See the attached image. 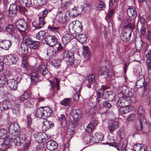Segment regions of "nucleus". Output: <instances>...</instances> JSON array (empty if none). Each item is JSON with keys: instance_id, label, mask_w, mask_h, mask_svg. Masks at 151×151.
I'll use <instances>...</instances> for the list:
<instances>
[{"instance_id": "f257e3e1", "label": "nucleus", "mask_w": 151, "mask_h": 151, "mask_svg": "<svg viewBox=\"0 0 151 151\" xmlns=\"http://www.w3.org/2000/svg\"><path fill=\"white\" fill-rule=\"evenodd\" d=\"M45 42L46 44L51 47L54 46L57 49L58 52H62L63 53V59L67 62V64L73 67H75L77 65L74 60V53L68 50H63L61 45L54 35H49L45 38Z\"/></svg>"}, {"instance_id": "f03ea898", "label": "nucleus", "mask_w": 151, "mask_h": 151, "mask_svg": "<svg viewBox=\"0 0 151 151\" xmlns=\"http://www.w3.org/2000/svg\"><path fill=\"white\" fill-rule=\"evenodd\" d=\"M120 93L118 94L119 98L116 106H129L131 103H134L136 101L135 98L133 96L134 91L132 89H129L126 86H119Z\"/></svg>"}, {"instance_id": "7ed1b4c3", "label": "nucleus", "mask_w": 151, "mask_h": 151, "mask_svg": "<svg viewBox=\"0 0 151 151\" xmlns=\"http://www.w3.org/2000/svg\"><path fill=\"white\" fill-rule=\"evenodd\" d=\"M127 12L129 19H124L122 22V24H125L124 26L126 27H129L132 29H134L135 25L134 20V19L137 16V12L136 8L133 6L131 7L128 9Z\"/></svg>"}, {"instance_id": "20e7f679", "label": "nucleus", "mask_w": 151, "mask_h": 151, "mask_svg": "<svg viewBox=\"0 0 151 151\" xmlns=\"http://www.w3.org/2000/svg\"><path fill=\"white\" fill-rule=\"evenodd\" d=\"M108 87L106 86L102 85L100 89L97 91V98L101 99L102 98L105 99L109 101H111L114 99L115 94L111 91H105Z\"/></svg>"}, {"instance_id": "39448f33", "label": "nucleus", "mask_w": 151, "mask_h": 151, "mask_svg": "<svg viewBox=\"0 0 151 151\" xmlns=\"http://www.w3.org/2000/svg\"><path fill=\"white\" fill-rule=\"evenodd\" d=\"M52 111L51 108L41 107L36 111L35 113L37 117L45 119L51 116Z\"/></svg>"}, {"instance_id": "423d86ee", "label": "nucleus", "mask_w": 151, "mask_h": 151, "mask_svg": "<svg viewBox=\"0 0 151 151\" xmlns=\"http://www.w3.org/2000/svg\"><path fill=\"white\" fill-rule=\"evenodd\" d=\"M20 50L21 51L22 53L24 55L22 56V62L21 66L23 68L24 70H26L28 72V70H29L30 68V66L28 62V57L26 55L28 52V48L26 46L21 45Z\"/></svg>"}, {"instance_id": "0eeeda50", "label": "nucleus", "mask_w": 151, "mask_h": 151, "mask_svg": "<svg viewBox=\"0 0 151 151\" xmlns=\"http://www.w3.org/2000/svg\"><path fill=\"white\" fill-rule=\"evenodd\" d=\"M17 58L13 55H9L4 57L3 60H0V72L4 69V63L7 65H11L15 64L17 60Z\"/></svg>"}, {"instance_id": "6e6552de", "label": "nucleus", "mask_w": 151, "mask_h": 151, "mask_svg": "<svg viewBox=\"0 0 151 151\" xmlns=\"http://www.w3.org/2000/svg\"><path fill=\"white\" fill-rule=\"evenodd\" d=\"M37 60L40 61L41 64L37 67L36 68L37 71L40 73L42 75L45 76V77L48 80V78L51 77V76L50 73H48V70L46 68V63H45V61H46L45 60L39 58L37 59Z\"/></svg>"}, {"instance_id": "1a4fd4ad", "label": "nucleus", "mask_w": 151, "mask_h": 151, "mask_svg": "<svg viewBox=\"0 0 151 151\" xmlns=\"http://www.w3.org/2000/svg\"><path fill=\"white\" fill-rule=\"evenodd\" d=\"M138 118L140 123V127L138 129L139 130H141L143 128V124L144 123H147L150 124L151 123V116H150V119L147 121L144 115V111L142 106H140L138 109Z\"/></svg>"}, {"instance_id": "9d476101", "label": "nucleus", "mask_w": 151, "mask_h": 151, "mask_svg": "<svg viewBox=\"0 0 151 151\" xmlns=\"http://www.w3.org/2000/svg\"><path fill=\"white\" fill-rule=\"evenodd\" d=\"M83 27L81 23L78 21H75L70 23L69 25V31H73L75 34H78L83 30Z\"/></svg>"}, {"instance_id": "9b49d317", "label": "nucleus", "mask_w": 151, "mask_h": 151, "mask_svg": "<svg viewBox=\"0 0 151 151\" xmlns=\"http://www.w3.org/2000/svg\"><path fill=\"white\" fill-rule=\"evenodd\" d=\"M122 26L124 28L125 30L123 31L121 34V37L122 41L124 42L128 41L130 40L132 35V30L130 27H125V24H122Z\"/></svg>"}, {"instance_id": "f8f14e48", "label": "nucleus", "mask_w": 151, "mask_h": 151, "mask_svg": "<svg viewBox=\"0 0 151 151\" xmlns=\"http://www.w3.org/2000/svg\"><path fill=\"white\" fill-rule=\"evenodd\" d=\"M24 43L29 46L31 49L35 50L38 49L40 45L39 42L32 40L29 36H25L23 38Z\"/></svg>"}, {"instance_id": "ddd939ff", "label": "nucleus", "mask_w": 151, "mask_h": 151, "mask_svg": "<svg viewBox=\"0 0 151 151\" xmlns=\"http://www.w3.org/2000/svg\"><path fill=\"white\" fill-rule=\"evenodd\" d=\"M16 28L22 34L29 28V26L27 22L22 19H19L15 22Z\"/></svg>"}, {"instance_id": "4468645a", "label": "nucleus", "mask_w": 151, "mask_h": 151, "mask_svg": "<svg viewBox=\"0 0 151 151\" xmlns=\"http://www.w3.org/2000/svg\"><path fill=\"white\" fill-rule=\"evenodd\" d=\"M20 9V7L16 4H12L10 5L8 10L7 17L9 19L14 18L16 15L18 10Z\"/></svg>"}, {"instance_id": "2eb2a0df", "label": "nucleus", "mask_w": 151, "mask_h": 151, "mask_svg": "<svg viewBox=\"0 0 151 151\" xmlns=\"http://www.w3.org/2000/svg\"><path fill=\"white\" fill-rule=\"evenodd\" d=\"M19 137L21 141L24 143L23 145L24 150L25 151L27 150L31 144L30 137L24 133L21 134Z\"/></svg>"}, {"instance_id": "dca6fc26", "label": "nucleus", "mask_w": 151, "mask_h": 151, "mask_svg": "<svg viewBox=\"0 0 151 151\" xmlns=\"http://www.w3.org/2000/svg\"><path fill=\"white\" fill-rule=\"evenodd\" d=\"M9 130V133L12 135H17L20 132V128L18 124L16 123H12L10 125Z\"/></svg>"}, {"instance_id": "f3484780", "label": "nucleus", "mask_w": 151, "mask_h": 151, "mask_svg": "<svg viewBox=\"0 0 151 151\" xmlns=\"http://www.w3.org/2000/svg\"><path fill=\"white\" fill-rule=\"evenodd\" d=\"M87 77L88 83L86 85V86L88 88H90L92 87L96 89L98 87V85L95 80V75L94 74L89 75Z\"/></svg>"}, {"instance_id": "a211bd4d", "label": "nucleus", "mask_w": 151, "mask_h": 151, "mask_svg": "<svg viewBox=\"0 0 151 151\" xmlns=\"http://www.w3.org/2000/svg\"><path fill=\"white\" fill-rule=\"evenodd\" d=\"M45 22L43 18H39V20L37 21H35L32 23V27L34 30L40 29L44 26Z\"/></svg>"}, {"instance_id": "6ab92c4d", "label": "nucleus", "mask_w": 151, "mask_h": 151, "mask_svg": "<svg viewBox=\"0 0 151 151\" xmlns=\"http://www.w3.org/2000/svg\"><path fill=\"white\" fill-rule=\"evenodd\" d=\"M12 107V104L9 100H5L0 103V110L2 111L8 110Z\"/></svg>"}, {"instance_id": "aec40b11", "label": "nucleus", "mask_w": 151, "mask_h": 151, "mask_svg": "<svg viewBox=\"0 0 151 151\" xmlns=\"http://www.w3.org/2000/svg\"><path fill=\"white\" fill-rule=\"evenodd\" d=\"M58 121L61 127H64L67 126L65 116L63 114L58 113L57 114Z\"/></svg>"}, {"instance_id": "412c9836", "label": "nucleus", "mask_w": 151, "mask_h": 151, "mask_svg": "<svg viewBox=\"0 0 151 151\" xmlns=\"http://www.w3.org/2000/svg\"><path fill=\"white\" fill-rule=\"evenodd\" d=\"M12 45V42L9 40L4 39L0 42V48L8 50Z\"/></svg>"}, {"instance_id": "4be33fe9", "label": "nucleus", "mask_w": 151, "mask_h": 151, "mask_svg": "<svg viewBox=\"0 0 151 151\" xmlns=\"http://www.w3.org/2000/svg\"><path fill=\"white\" fill-rule=\"evenodd\" d=\"M46 143L47 149L50 151L54 150L58 147V144L54 140H50L47 141Z\"/></svg>"}, {"instance_id": "5701e85b", "label": "nucleus", "mask_w": 151, "mask_h": 151, "mask_svg": "<svg viewBox=\"0 0 151 151\" xmlns=\"http://www.w3.org/2000/svg\"><path fill=\"white\" fill-rule=\"evenodd\" d=\"M68 18L65 14L60 12H58L56 16V19L58 21L62 23L65 22Z\"/></svg>"}, {"instance_id": "b1692460", "label": "nucleus", "mask_w": 151, "mask_h": 151, "mask_svg": "<svg viewBox=\"0 0 151 151\" xmlns=\"http://www.w3.org/2000/svg\"><path fill=\"white\" fill-rule=\"evenodd\" d=\"M118 127V122L114 121H112L109 123L107 128L109 132L111 133L115 131Z\"/></svg>"}, {"instance_id": "393cba45", "label": "nucleus", "mask_w": 151, "mask_h": 151, "mask_svg": "<svg viewBox=\"0 0 151 151\" xmlns=\"http://www.w3.org/2000/svg\"><path fill=\"white\" fill-rule=\"evenodd\" d=\"M74 38V36L70 34H66L62 38V43L64 46Z\"/></svg>"}, {"instance_id": "a878e982", "label": "nucleus", "mask_w": 151, "mask_h": 151, "mask_svg": "<svg viewBox=\"0 0 151 151\" xmlns=\"http://www.w3.org/2000/svg\"><path fill=\"white\" fill-rule=\"evenodd\" d=\"M2 139L3 140V143L1 144V146H2V147H4V149L7 150L8 147L11 145L10 141L12 139L10 138V137L8 136L4 139Z\"/></svg>"}, {"instance_id": "bb28decb", "label": "nucleus", "mask_w": 151, "mask_h": 151, "mask_svg": "<svg viewBox=\"0 0 151 151\" xmlns=\"http://www.w3.org/2000/svg\"><path fill=\"white\" fill-rule=\"evenodd\" d=\"M73 119L75 121L79 120L82 116L81 112L80 109L73 110L72 114Z\"/></svg>"}, {"instance_id": "cd10ccee", "label": "nucleus", "mask_w": 151, "mask_h": 151, "mask_svg": "<svg viewBox=\"0 0 151 151\" xmlns=\"http://www.w3.org/2000/svg\"><path fill=\"white\" fill-rule=\"evenodd\" d=\"M6 84L11 90H15L17 88V84L15 81V80L14 79L7 80Z\"/></svg>"}, {"instance_id": "c85d7f7f", "label": "nucleus", "mask_w": 151, "mask_h": 151, "mask_svg": "<svg viewBox=\"0 0 151 151\" xmlns=\"http://www.w3.org/2000/svg\"><path fill=\"white\" fill-rule=\"evenodd\" d=\"M114 13L115 12L114 9H110L109 10L108 13L105 18V19L107 21L109 25L110 24V23L112 25V17L114 15Z\"/></svg>"}, {"instance_id": "c756f323", "label": "nucleus", "mask_w": 151, "mask_h": 151, "mask_svg": "<svg viewBox=\"0 0 151 151\" xmlns=\"http://www.w3.org/2000/svg\"><path fill=\"white\" fill-rule=\"evenodd\" d=\"M119 107H120L119 111L122 114L127 113L134 109L133 107L132 106H122Z\"/></svg>"}, {"instance_id": "7c9ffc66", "label": "nucleus", "mask_w": 151, "mask_h": 151, "mask_svg": "<svg viewBox=\"0 0 151 151\" xmlns=\"http://www.w3.org/2000/svg\"><path fill=\"white\" fill-rule=\"evenodd\" d=\"M29 75L31 80V82L33 84H34L39 81V76L35 72L29 73Z\"/></svg>"}, {"instance_id": "2f4dec72", "label": "nucleus", "mask_w": 151, "mask_h": 151, "mask_svg": "<svg viewBox=\"0 0 151 151\" xmlns=\"http://www.w3.org/2000/svg\"><path fill=\"white\" fill-rule=\"evenodd\" d=\"M76 34L75 36V38L78 41L82 43L86 42L87 38V37L86 34Z\"/></svg>"}, {"instance_id": "473e14b6", "label": "nucleus", "mask_w": 151, "mask_h": 151, "mask_svg": "<svg viewBox=\"0 0 151 151\" xmlns=\"http://www.w3.org/2000/svg\"><path fill=\"white\" fill-rule=\"evenodd\" d=\"M54 126V124L52 121H46L43 122L42 128L43 130L46 131Z\"/></svg>"}, {"instance_id": "72a5a7b5", "label": "nucleus", "mask_w": 151, "mask_h": 151, "mask_svg": "<svg viewBox=\"0 0 151 151\" xmlns=\"http://www.w3.org/2000/svg\"><path fill=\"white\" fill-rule=\"evenodd\" d=\"M93 142L97 143L102 141L104 139V137L101 133H96L93 137Z\"/></svg>"}, {"instance_id": "f704fd0d", "label": "nucleus", "mask_w": 151, "mask_h": 151, "mask_svg": "<svg viewBox=\"0 0 151 151\" xmlns=\"http://www.w3.org/2000/svg\"><path fill=\"white\" fill-rule=\"evenodd\" d=\"M83 51L82 54L86 59H88L91 57L90 53L88 47L86 46H83Z\"/></svg>"}, {"instance_id": "c9c22d12", "label": "nucleus", "mask_w": 151, "mask_h": 151, "mask_svg": "<svg viewBox=\"0 0 151 151\" xmlns=\"http://www.w3.org/2000/svg\"><path fill=\"white\" fill-rule=\"evenodd\" d=\"M109 72V70L107 67H103L99 71V75H103L105 78H106L108 76Z\"/></svg>"}, {"instance_id": "e433bc0d", "label": "nucleus", "mask_w": 151, "mask_h": 151, "mask_svg": "<svg viewBox=\"0 0 151 151\" xmlns=\"http://www.w3.org/2000/svg\"><path fill=\"white\" fill-rule=\"evenodd\" d=\"M56 51L54 48H48L47 50L46 55L47 58L50 59L54 57L55 55Z\"/></svg>"}, {"instance_id": "4c0bfd02", "label": "nucleus", "mask_w": 151, "mask_h": 151, "mask_svg": "<svg viewBox=\"0 0 151 151\" xmlns=\"http://www.w3.org/2000/svg\"><path fill=\"white\" fill-rule=\"evenodd\" d=\"M35 99L34 98L26 100L24 104V106L26 108H31L34 105Z\"/></svg>"}, {"instance_id": "58836bf2", "label": "nucleus", "mask_w": 151, "mask_h": 151, "mask_svg": "<svg viewBox=\"0 0 151 151\" xmlns=\"http://www.w3.org/2000/svg\"><path fill=\"white\" fill-rule=\"evenodd\" d=\"M12 111L14 114L19 115L20 113V105L18 104H14L12 106Z\"/></svg>"}, {"instance_id": "ea45409f", "label": "nucleus", "mask_w": 151, "mask_h": 151, "mask_svg": "<svg viewBox=\"0 0 151 151\" xmlns=\"http://www.w3.org/2000/svg\"><path fill=\"white\" fill-rule=\"evenodd\" d=\"M77 87H78L79 89L78 91L73 95V100L76 101H78L79 100V97L80 95V92L81 89V86H77V87L76 88L74 89L75 91H76L77 90Z\"/></svg>"}, {"instance_id": "a19ab883", "label": "nucleus", "mask_w": 151, "mask_h": 151, "mask_svg": "<svg viewBox=\"0 0 151 151\" xmlns=\"http://www.w3.org/2000/svg\"><path fill=\"white\" fill-rule=\"evenodd\" d=\"M19 3L23 7H31L32 6L31 0H19Z\"/></svg>"}, {"instance_id": "79ce46f5", "label": "nucleus", "mask_w": 151, "mask_h": 151, "mask_svg": "<svg viewBox=\"0 0 151 151\" xmlns=\"http://www.w3.org/2000/svg\"><path fill=\"white\" fill-rule=\"evenodd\" d=\"M45 32L42 30L40 31L36 34V37L37 39L42 41L46 38Z\"/></svg>"}, {"instance_id": "37998d69", "label": "nucleus", "mask_w": 151, "mask_h": 151, "mask_svg": "<svg viewBox=\"0 0 151 151\" xmlns=\"http://www.w3.org/2000/svg\"><path fill=\"white\" fill-rule=\"evenodd\" d=\"M84 144H87L88 143H90L91 140L93 142V137L92 136L89 135H86L82 139Z\"/></svg>"}, {"instance_id": "c03bdc74", "label": "nucleus", "mask_w": 151, "mask_h": 151, "mask_svg": "<svg viewBox=\"0 0 151 151\" xmlns=\"http://www.w3.org/2000/svg\"><path fill=\"white\" fill-rule=\"evenodd\" d=\"M61 63V60L60 58H58L52 61V64L55 68H58L60 67Z\"/></svg>"}, {"instance_id": "a18cd8bd", "label": "nucleus", "mask_w": 151, "mask_h": 151, "mask_svg": "<svg viewBox=\"0 0 151 151\" xmlns=\"http://www.w3.org/2000/svg\"><path fill=\"white\" fill-rule=\"evenodd\" d=\"M95 6L96 8L97 9L102 10H104L106 8V4L104 2L100 1L99 3L95 4Z\"/></svg>"}, {"instance_id": "49530a36", "label": "nucleus", "mask_w": 151, "mask_h": 151, "mask_svg": "<svg viewBox=\"0 0 151 151\" xmlns=\"http://www.w3.org/2000/svg\"><path fill=\"white\" fill-rule=\"evenodd\" d=\"M47 0H33V4L37 6H41L45 4Z\"/></svg>"}, {"instance_id": "de8ad7c7", "label": "nucleus", "mask_w": 151, "mask_h": 151, "mask_svg": "<svg viewBox=\"0 0 151 151\" xmlns=\"http://www.w3.org/2000/svg\"><path fill=\"white\" fill-rule=\"evenodd\" d=\"M7 79L4 76H0V88H3L6 86Z\"/></svg>"}, {"instance_id": "09e8293b", "label": "nucleus", "mask_w": 151, "mask_h": 151, "mask_svg": "<svg viewBox=\"0 0 151 151\" xmlns=\"http://www.w3.org/2000/svg\"><path fill=\"white\" fill-rule=\"evenodd\" d=\"M8 136L7 135V131L6 129L3 128L0 129V139H4Z\"/></svg>"}, {"instance_id": "8fccbe9b", "label": "nucleus", "mask_w": 151, "mask_h": 151, "mask_svg": "<svg viewBox=\"0 0 151 151\" xmlns=\"http://www.w3.org/2000/svg\"><path fill=\"white\" fill-rule=\"evenodd\" d=\"M71 99L70 98H66L60 102V104L65 106H69L71 104Z\"/></svg>"}, {"instance_id": "3c124183", "label": "nucleus", "mask_w": 151, "mask_h": 151, "mask_svg": "<svg viewBox=\"0 0 151 151\" xmlns=\"http://www.w3.org/2000/svg\"><path fill=\"white\" fill-rule=\"evenodd\" d=\"M48 29L50 31H52L55 33H59V27H55L54 26L49 25L48 27Z\"/></svg>"}, {"instance_id": "603ef678", "label": "nucleus", "mask_w": 151, "mask_h": 151, "mask_svg": "<svg viewBox=\"0 0 151 151\" xmlns=\"http://www.w3.org/2000/svg\"><path fill=\"white\" fill-rule=\"evenodd\" d=\"M68 133L70 135H73L74 134L75 131V126L72 124H69L68 128Z\"/></svg>"}, {"instance_id": "864d4df0", "label": "nucleus", "mask_w": 151, "mask_h": 151, "mask_svg": "<svg viewBox=\"0 0 151 151\" xmlns=\"http://www.w3.org/2000/svg\"><path fill=\"white\" fill-rule=\"evenodd\" d=\"M127 141L126 139L124 140L122 142V146L121 150H120L119 147L116 148V149L119 151H127L126 148L127 144Z\"/></svg>"}, {"instance_id": "5fc2aeb1", "label": "nucleus", "mask_w": 151, "mask_h": 151, "mask_svg": "<svg viewBox=\"0 0 151 151\" xmlns=\"http://www.w3.org/2000/svg\"><path fill=\"white\" fill-rule=\"evenodd\" d=\"M6 30L9 32L11 33L14 32V30L15 29L14 26L12 24H9L8 26L5 28Z\"/></svg>"}, {"instance_id": "6e6d98bb", "label": "nucleus", "mask_w": 151, "mask_h": 151, "mask_svg": "<svg viewBox=\"0 0 151 151\" xmlns=\"http://www.w3.org/2000/svg\"><path fill=\"white\" fill-rule=\"evenodd\" d=\"M13 142L14 145L17 146L21 145L22 142L20 139L19 136H17L14 138H12Z\"/></svg>"}, {"instance_id": "4d7b16f0", "label": "nucleus", "mask_w": 151, "mask_h": 151, "mask_svg": "<svg viewBox=\"0 0 151 151\" xmlns=\"http://www.w3.org/2000/svg\"><path fill=\"white\" fill-rule=\"evenodd\" d=\"M51 9L49 6L45 8L44 10L42 11V16L40 17L39 18H43L44 20H45V18L47 16V14L50 12Z\"/></svg>"}, {"instance_id": "13d9d810", "label": "nucleus", "mask_w": 151, "mask_h": 151, "mask_svg": "<svg viewBox=\"0 0 151 151\" xmlns=\"http://www.w3.org/2000/svg\"><path fill=\"white\" fill-rule=\"evenodd\" d=\"M94 127L92 123H90L87 126L86 130L88 132H92L94 130Z\"/></svg>"}, {"instance_id": "bf43d9fd", "label": "nucleus", "mask_w": 151, "mask_h": 151, "mask_svg": "<svg viewBox=\"0 0 151 151\" xmlns=\"http://www.w3.org/2000/svg\"><path fill=\"white\" fill-rule=\"evenodd\" d=\"M12 38L14 39V40L15 42H17L18 41L19 36L18 33L15 31H14L11 33Z\"/></svg>"}, {"instance_id": "052dcab7", "label": "nucleus", "mask_w": 151, "mask_h": 151, "mask_svg": "<svg viewBox=\"0 0 151 151\" xmlns=\"http://www.w3.org/2000/svg\"><path fill=\"white\" fill-rule=\"evenodd\" d=\"M29 96V94L26 92L24 93L19 98V100L21 101H23L27 99Z\"/></svg>"}, {"instance_id": "680f3d73", "label": "nucleus", "mask_w": 151, "mask_h": 151, "mask_svg": "<svg viewBox=\"0 0 151 151\" xmlns=\"http://www.w3.org/2000/svg\"><path fill=\"white\" fill-rule=\"evenodd\" d=\"M40 134L42 136L41 137V138L40 139L41 140H42L41 141L42 142H45L50 138V136L49 135L47 136L46 134L45 133H40Z\"/></svg>"}, {"instance_id": "e2e57ef3", "label": "nucleus", "mask_w": 151, "mask_h": 151, "mask_svg": "<svg viewBox=\"0 0 151 151\" xmlns=\"http://www.w3.org/2000/svg\"><path fill=\"white\" fill-rule=\"evenodd\" d=\"M144 79L141 78L138 80L136 82V85L138 86L137 88H140L144 86Z\"/></svg>"}, {"instance_id": "0e129e2a", "label": "nucleus", "mask_w": 151, "mask_h": 151, "mask_svg": "<svg viewBox=\"0 0 151 151\" xmlns=\"http://www.w3.org/2000/svg\"><path fill=\"white\" fill-rule=\"evenodd\" d=\"M83 10H86L88 12L90 10V4H88L86 2H84L83 5L82 6Z\"/></svg>"}, {"instance_id": "69168bd1", "label": "nucleus", "mask_w": 151, "mask_h": 151, "mask_svg": "<svg viewBox=\"0 0 151 151\" xmlns=\"http://www.w3.org/2000/svg\"><path fill=\"white\" fill-rule=\"evenodd\" d=\"M5 23V20L3 13L0 11V23L4 24Z\"/></svg>"}, {"instance_id": "338daca9", "label": "nucleus", "mask_w": 151, "mask_h": 151, "mask_svg": "<svg viewBox=\"0 0 151 151\" xmlns=\"http://www.w3.org/2000/svg\"><path fill=\"white\" fill-rule=\"evenodd\" d=\"M25 130L28 132L29 133H30L33 131V128L32 124L31 125H27V126L25 128Z\"/></svg>"}, {"instance_id": "774afa93", "label": "nucleus", "mask_w": 151, "mask_h": 151, "mask_svg": "<svg viewBox=\"0 0 151 151\" xmlns=\"http://www.w3.org/2000/svg\"><path fill=\"white\" fill-rule=\"evenodd\" d=\"M118 133L121 138L124 137L125 135V132L123 129H119L118 132Z\"/></svg>"}]
</instances>
